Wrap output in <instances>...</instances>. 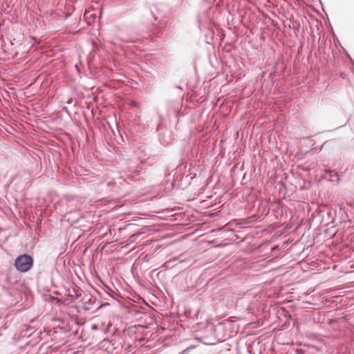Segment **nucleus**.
<instances>
[{
  "label": "nucleus",
  "mask_w": 354,
  "mask_h": 354,
  "mask_svg": "<svg viewBox=\"0 0 354 354\" xmlns=\"http://www.w3.org/2000/svg\"><path fill=\"white\" fill-rule=\"evenodd\" d=\"M33 263L32 258L28 254L19 255L15 261V266L21 272L28 271Z\"/></svg>",
  "instance_id": "nucleus-1"
}]
</instances>
